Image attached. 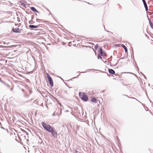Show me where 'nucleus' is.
Segmentation results:
<instances>
[{"label": "nucleus", "mask_w": 153, "mask_h": 153, "mask_svg": "<svg viewBox=\"0 0 153 153\" xmlns=\"http://www.w3.org/2000/svg\"><path fill=\"white\" fill-rule=\"evenodd\" d=\"M79 95L80 98L84 101L87 102L88 100V97L85 93L83 92H79Z\"/></svg>", "instance_id": "1"}, {"label": "nucleus", "mask_w": 153, "mask_h": 153, "mask_svg": "<svg viewBox=\"0 0 153 153\" xmlns=\"http://www.w3.org/2000/svg\"><path fill=\"white\" fill-rule=\"evenodd\" d=\"M42 126L43 128L47 131L50 132L53 128L50 125L47 124L44 122L41 123Z\"/></svg>", "instance_id": "2"}, {"label": "nucleus", "mask_w": 153, "mask_h": 153, "mask_svg": "<svg viewBox=\"0 0 153 153\" xmlns=\"http://www.w3.org/2000/svg\"><path fill=\"white\" fill-rule=\"evenodd\" d=\"M49 84L51 87L53 86V83L52 78L48 73L47 74Z\"/></svg>", "instance_id": "3"}, {"label": "nucleus", "mask_w": 153, "mask_h": 153, "mask_svg": "<svg viewBox=\"0 0 153 153\" xmlns=\"http://www.w3.org/2000/svg\"><path fill=\"white\" fill-rule=\"evenodd\" d=\"M51 133L52 136L54 138H56L57 135V132L56 131V130L53 128L49 132Z\"/></svg>", "instance_id": "4"}, {"label": "nucleus", "mask_w": 153, "mask_h": 153, "mask_svg": "<svg viewBox=\"0 0 153 153\" xmlns=\"http://www.w3.org/2000/svg\"><path fill=\"white\" fill-rule=\"evenodd\" d=\"M98 53L102 56H105V53L101 48H99Z\"/></svg>", "instance_id": "5"}, {"label": "nucleus", "mask_w": 153, "mask_h": 153, "mask_svg": "<svg viewBox=\"0 0 153 153\" xmlns=\"http://www.w3.org/2000/svg\"><path fill=\"white\" fill-rule=\"evenodd\" d=\"M22 30L21 29L20 30H19V28H13L12 29V31L14 33H21V31Z\"/></svg>", "instance_id": "6"}, {"label": "nucleus", "mask_w": 153, "mask_h": 153, "mask_svg": "<svg viewBox=\"0 0 153 153\" xmlns=\"http://www.w3.org/2000/svg\"><path fill=\"white\" fill-rule=\"evenodd\" d=\"M29 27L30 28L32 29L41 27L40 25H30L29 26Z\"/></svg>", "instance_id": "7"}, {"label": "nucleus", "mask_w": 153, "mask_h": 153, "mask_svg": "<svg viewBox=\"0 0 153 153\" xmlns=\"http://www.w3.org/2000/svg\"><path fill=\"white\" fill-rule=\"evenodd\" d=\"M109 73L112 74H114L115 73V71L112 69H109L108 70Z\"/></svg>", "instance_id": "8"}, {"label": "nucleus", "mask_w": 153, "mask_h": 153, "mask_svg": "<svg viewBox=\"0 0 153 153\" xmlns=\"http://www.w3.org/2000/svg\"><path fill=\"white\" fill-rule=\"evenodd\" d=\"M121 47H123L125 50V51L126 53H127L128 49L123 44H121Z\"/></svg>", "instance_id": "9"}, {"label": "nucleus", "mask_w": 153, "mask_h": 153, "mask_svg": "<svg viewBox=\"0 0 153 153\" xmlns=\"http://www.w3.org/2000/svg\"><path fill=\"white\" fill-rule=\"evenodd\" d=\"M30 9L33 12L36 13H39V11L34 7H30Z\"/></svg>", "instance_id": "10"}, {"label": "nucleus", "mask_w": 153, "mask_h": 153, "mask_svg": "<svg viewBox=\"0 0 153 153\" xmlns=\"http://www.w3.org/2000/svg\"><path fill=\"white\" fill-rule=\"evenodd\" d=\"M91 101L92 102L95 103L97 102V100L94 97H92L91 99Z\"/></svg>", "instance_id": "11"}, {"label": "nucleus", "mask_w": 153, "mask_h": 153, "mask_svg": "<svg viewBox=\"0 0 153 153\" xmlns=\"http://www.w3.org/2000/svg\"><path fill=\"white\" fill-rule=\"evenodd\" d=\"M0 62L2 63H4L6 64L7 62V60H5V59H0Z\"/></svg>", "instance_id": "12"}, {"label": "nucleus", "mask_w": 153, "mask_h": 153, "mask_svg": "<svg viewBox=\"0 0 153 153\" xmlns=\"http://www.w3.org/2000/svg\"><path fill=\"white\" fill-rule=\"evenodd\" d=\"M20 3H21V5L22 6L24 7H25L26 6L24 2H23V1H21Z\"/></svg>", "instance_id": "13"}, {"label": "nucleus", "mask_w": 153, "mask_h": 153, "mask_svg": "<svg viewBox=\"0 0 153 153\" xmlns=\"http://www.w3.org/2000/svg\"><path fill=\"white\" fill-rule=\"evenodd\" d=\"M149 24L151 28L153 29V24L151 23L150 21H149Z\"/></svg>", "instance_id": "14"}, {"label": "nucleus", "mask_w": 153, "mask_h": 153, "mask_svg": "<svg viewBox=\"0 0 153 153\" xmlns=\"http://www.w3.org/2000/svg\"><path fill=\"white\" fill-rule=\"evenodd\" d=\"M29 23L30 24H33L34 23V22L31 20V21H29Z\"/></svg>", "instance_id": "15"}, {"label": "nucleus", "mask_w": 153, "mask_h": 153, "mask_svg": "<svg viewBox=\"0 0 153 153\" xmlns=\"http://www.w3.org/2000/svg\"><path fill=\"white\" fill-rule=\"evenodd\" d=\"M98 47V45L97 44L94 46V48L95 50H97Z\"/></svg>", "instance_id": "16"}, {"label": "nucleus", "mask_w": 153, "mask_h": 153, "mask_svg": "<svg viewBox=\"0 0 153 153\" xmlns=\"http://www.w3.org/2000/svg\"><path fill=\"white\" fill-rule=\"evenodd\" d=\"M97 58L98 59H99L100 58V59H102V57L101 56H100L99 54H98L97 55Z\"/></svg>", "instance_id": "17"}, {"label": "nucleus", "mask_w": 153, "mask_h": 153, "mask_svg": "<svg viewBox=\"0 0 153 153\" xmlns=\"http://www.w3.org/2000/svg\"><path fill=\"white\" fill-rule=\"evenodd\" d=\"M36 21L37 22H40L42 21V20L39 19H36Z\"/></svg>", "instance_id": "18"}, {"label": "nucleus", "mask_w": 153, "mask_h": 153, "mask_svg": "<svg viewBox=\"0 0 153 153\" xmlns=\"http://www.w3.org/2000/svg\"><path fill=\"white\" fill-rule=\"evenodd\" d=\"M51 97H52V98H53V99L54 100H55L56 101H57V99L55 97H54V96H53V95H51Z\"/></svg>", "instance_id": "19"}, {"label": "nucleus", "mask_w": 153, "mask_h": 153, "mask_svg": "<svg viewBox=\"0 0 153 153\" xmlns=\"http://www.w3.org/2000/svg\"><path fill=\"white\" fill-rule=\"evenodd\" d=\"M143 4L145 8L148 7L147 4L146 3H144Z\"/></svg>", "instance_id": "20"}, {"label": "nucleus", "mask_w": 153, "mask_h": 153, "mask_svg": "<svg viewBox=\"0 0 153 153\" xmlns=\"http://www.w3.org/2000/svg\"><path fill=\"white\" fill-rule=\"evenodd\" d=\"M7 47V46L0 45V47H1V48H6Z\"/></svg>", "instance_id": "21"}, {"label": "nucleus", "mask_w": 153, "mask_h": 153, "mask_svg": "<svg viewBox=\"0 0 153 153\" xmlns=\"http://www.w3.org/2000/svg\"><path fill=\"white\" fill-rule=\"evenodd\" d=\"M64 93L65 94H68V91L66 90L65 91H64Z\"/></svg>", "instance_id": "22"}, {"label": "nucleus", "mask_w": 153, "mask_h": 153, "mask_svg": "<svg viewBox=\"0 0 153 153\" xmlns=\"http://www.w3.org/2000/svg\"><path fill=\"white\" fill-rule=\"evenodd\" d=\"M28 91H29V92L30 94H31V93H32V91H31L30 89L29 90H28Z\"/></svg>", "instance_id": "23"}, {"label": "nucleus", "mask_w": 153, "mask_h": 153, "mask_svg": "<svg viewBox=\"0 0 153 153\" xmlns=\"http://www.w3.org/2000/svg\"><path fill=\"white\" fill-rule=\"evenodd\" d=\"M9 2L10 3V6H12L13 5V3H10V1H9Z\"/></svg>", "instance_id": "24"}, {"label": "nucleus", "mask_w": 153, "mask_h": 153, "mask_svg": "<svg viewBox=\"0 0 153 153\" xmlns=\"http://www.w3.org/2000/svg\"><path fill=\"white\" fill-rule=\"evenodd\" d=\"M34 15H33L32 16H31V20H32L33 19V18H34Z\"/></svg>", "instance_id": "25"}, {"label": "nucleus", "mask_w": 153, "mask_h": 153, "mask_svg": "<svg viewBox=\"0 0 153 153\" xmlns=\"http://www.w3.org/2000/svg\"><path fill=\"white\" fill-rule=\"evenodd\" d=\"M145 8L146 11H148V7H145Z\"/></svg>", "instance_id": "26"}, {"label": "nucleus", "mask_w": 153, "mask_h": 153, "mask_svg": "<svg viewBox=\"0 0 153 153\" xmlns=\"http://www.w3.org/2000/svg\"><path fill=\"white\" fill-rule=\"evenodd\" d=\"M143 2V4L146 3L145 0H142Z\"/></svg>", "instance_id": "27"}, {"label": "nucleus", "mask_w": 153, "mask_h": 153, "mask_svg": "<svg viewBox=\"0 0 153 153\" xmlns=\"http://www.w3.org/2000/svg\"><path fill=\"white\" fill-rule=\"evenodd\" d=\"M103 27H104V30H105V31H107V32H109V31H108L107 30H106L105 29V26H104V25H103Z\"/></svg>", "instance_id": "28"}, {"label": "nucleus", "mask_w": 153, "mask_h": 153, "mask_svg": "<svg viewBox=\"0 0 153 153\" xmlns=\"http://www.w3.org/2000/svg\"><path fill=\"white\" fill-rule=\"evenodd\" d=\"M127 73H129V74H133L135 76H136L134 74H133V73H131V72H127Z\"/></svg>", "instance_id": "29"}, {"label": "nucleus", "mask_w": 153, "mask_h": 153, "mask_svg": "<svg viewBox=\"0 0 153 153\" xmlns=\"http://www.w3.org/2000/svg\"><path fill=\"white\" fill-rule=\"evenodd\" d=\"M140 74L143 76H144V75L143 73L141 72H140Z\"/></svg>", "instance_id": "30"}, {"label": "nucleus", "mask_w": 153, "mask_h": 153, "mask_svg": "<svg viewBox=\"0 0 153 153\" xmlns=\"http://www.w3.org/2000/svg\"><path fill=\"white\" fill-rule=\"evenodd\" d=\"M144 76V78H145V79H147L146 77V76L145 75H144V76Z\"/></svg>", "instance_id": "31"}, {"label": "nucleus", "mask_w": 153, "mask_h": 153, "mask_svg": "<svg viewBox=\"0 0 153 153\" xmlns=\"http://www.w3.org/2000/svg\"><path fill=\"white\" fill-rule=\"evenodd\" d=\"M77 73H79V75L77 76H79V75H80L79 71H78Z\"/></svg>", "instance_id": "32"}, {"label": "nucleus", "mask_w": 153, "mask_h": 153, "mask_svg": "<svg viewBox=\"0 0 153 153\" xmlns=\"http://www.w3.org/2000/svg\"><path fill=\"white\" fill-rule=\"evenodd\" d=\"M86 72H80V73H85Z\"/></svg>", "instance_id": "33"}, {"label": "nucleus", "mask_w": 153, "mask_h": 153, "mask_svg": "<svg viewBox=\"0 0 153 153\" xmlns=\"http://www.w3.org/2000/svg\"><path fill=\"white\" fill-rule=\"evenodd\" d=\"M93 70V69H88V70H87V71H89L90 70Z\"/></svg>", "instance_id": "34"}, {"label": "nucleus", "mask_w": 153, "mask_h": 153, "mask_svg": "<svg viewBox=\"0 0 153 153\" xmlns=\"http://www.w3.org/2000/svg\"><path fill=\"white\" fill-rule=\"evenodd\" d=\"M1 128L3 129H5V128L2 127H1Z\"/></svg>", "instance_id": "35"}, {"label": "nucleus", "mask_w": 153, "mask_h": 153, "mask_svg": "<svg viewBox=\"0 0 153 153\" xmlns=\"http://www.w3.org/2000/svg\"><path fill=\"white\" fill-rule=\"evenodd\" d=\"M76 77H74L73 78H72L71 79V80H72V79H74V78H75Z\"/></svg>", "instance_id": "36"}, {"label": "nucleus", "mask_w": 153, "mask_h": 153, "mask_svg": "<svg viewBox=\"0 0 153 153\" xmlns=\"http://www.w3.org/2000/svg\"><path fill=\"white\" fill-rule=\"evenodd\" d=\"M55 114V112H54L52 114L53 116H54Z\"/></svg>", "instance_id": "37"}, {"label": "nucleus", "mask_w": 153, "mask_h": 153, "mask_svg": "<svg viewBox=\"0 0 153 153\" xmlns=\"http://www.w3.org/2000/svg\"><path fill=\"white\" fill-rule=\"evenodd\" d=\"M30 94H28V95H27V97H29V96H30Z\"/></svg>", "instance_id": "38"}, {"label": "nucleus", "mask_w": 153, "mask_h": 153, "mask_svg": "<svg viewBox=\"0 0 153 153\" xmlns=\"http://www.w3.org/2000/svg\"><path fill=\"white\" fill-rule=\"evenodd\" d=\"M46 107L48 109V106L47 105H46Z\"/></svg>", "instance_id": "39"}, {"label": "nucleus", "mask_w": 153, "mask_h": 153, "mask_svg": "<svg viewBox=\"0 0 153 153\" xmlns=\"http://www.w3.org/2000/svg\"><path fill=\"white\" fill-rule=\"evenodd\" d=\"M22 91L23 92H24V90L23 89H22Z\"/></svg>", "instance_id": "40"}, {"label": "nucleus", "mask_w": 153, "mask_h": 153, "mask_svg": "<svg viewBox=\"0 0 153 153\" xmlns=\"http://www.w3.org/2000/svg\"><path fill=\"white\" fill-rule=\"evenodd\" d=\"M68 45L69 46H70V43H69V44H68Z\"/></svg>", "instance_id": "41"}, {"label": "nucleus", "mask_w": 153, "mask_h": 153, "mask_svg": "<svg viewBox=\"0 0 153 153\" xmlns=\"http://www.w3.org/2000/svg\"><path fill=\"white\" fill-rule=\"evenodd\" d=\"M124 59L123 58H120L119 60H120V59Z\"/></svg>", "instance_id": "42"}, {"label": "nucleus", "mask_w": 153, "mask_h": 153, "mask_svg": "<svg viewBox=\"0 0 153 153\" xmlns=\"http://www.w3.org/2000/svg\"><path fill=\"white\" fill-rule=\"evenodd\" d=\"M137 70L138 71L139 70V68H138V67H137Z\"/></svg>", "instance_id": "43"}, {"label": "nucleus", "mask_w": 153, "mask_h": 153, "mask_svg": "<svg viewBox=\"0 0 153 153\" xmlns=\"http://www.w3.org/2000/svg\"><path fill=\"white\" fill-rule=\"evenodd\" d=\"M125 96H127V97H128V96L126 95H124Z\"/></svg>", "instance_id": "44"}, {"label": "nucleus", "mask_w": 153, "mask_h": 153, "mask_svg": "<svg viewBox=\"0 0 153 153\" xmlns=\"http://www.w3.org/2000/svg\"><path fill=\"white\" fill-rule=\"evenodd\" d=\"M41 105H42V106H43V103H42V104Z\"/></svg>", "instance_id": "45"}, {"label": "nucleus", "mask_w": 153, "mask_h": 153, "mask_svg": "<svg viewBox=\"0 0 153 153\" xmlns=\"http://www.w3.org/2000/svg\"><path fill=\"white\" fill-rule=\"evenodd\" d=\"M1 126V122H0V126Z\"/></svg>", "instance_id": "46"}, {"label": "nucleus", "mask_w": 153, "mask_h": 153, "mask_svg": "<svg viewBox=\"0 0 153 153\" xmlns=\"http://www.w3.org/2000/svg\"><path fill=\"white\" fill-rule=\"evenodd\" d=\"M5 42H4V43H3L4 45H5Z\"/></svg>", "instance_id": "47"}, {"label": "nucleus", "mask_w": 153, "mask_h": 153, "mask_svg": "<svg viewBox=\"0 0 153 153\" xmlns=\"http://www.w3.org/2000/svg\"><path fill=\"white\" fill-rule=\"evenodd\" d=\"M0 81H1V82H3L1 79H0Z\"/></svg>", "instance_id": "48"}, {"label": "nucleus", "mask_w": 153, "mask_h": 153, "mask_svg": "<svg viewBox=\"0 0 153 153\" xmlns=\"http://www.w3.org/2000/svg\"><path fill=\"white\" fill-rule=\"evenodd\" d=\"M69 88H72V87H69Z\"/></svg>", "instance_id": "49"}, {"label": "nucleus", "mask_w": 153, "mask_h": 153, "mask_svg": "<svg viewBox=\"0 0 153 153\" xmlns=\"http://www.w3.org/2000/svg\"><path fill=\"white\" fill-rule=\"evenodd\" d=\"M36 16H37V14H35Z\"/></svg>", "instance_id": "50"}, {"label": "nucleus", "mask_w": 153, "mask_h": 153, "mask_svg": "<svg viewBox=\"0 0 153 153\" xmlns=\"http://www.w3.org/2000/svg\"><path fill=\"white\" fill-rule=\"evenodd\" d=\"M15 25L16 26L17 25V24H15Z\"/></svg>", "instance_id": "51"}, {"label": "nucleus", "mask_w": 153, "mask_h": 153, "mask_svg": "<svg viewBox=\"0 0 153 153\" xmlns=\"http://www.w3.org/2000/svg\"><path fill=\"white\" fill-rule=\"evenodd\" d=\"M0 44H2L1 42H0Z\"/></svg>", "instance_id": "52"}, {"label": "nucleus", "mask_w": 153, "mask_h": 153, "mask_svg": "<svg viewBox=\"0 0 153 153\" xmlns=\"http://www.w3.org/2000/svg\"><path fill=\"white\" fill-rule=\"evenodd\" d=\"M116 65V64H115V65H114V66H115V65Z\"/></svg>", "instance_id": "53"}, {"label": "nucleus", "mask_w": 153, "mask_h": 153, "mask_svg": "<svg viewBox=\"0 0 153 153\" xmlns=\"http://www.w3.org/2000/svg\"><path fill=\"white\" fill-rule=\"evenodd\" d=\"M99 102L100 103V101H99Z\"/></svg>", "instance_id": "54"}, {"label": "nucleus", "mask_w": 153, "mask_h": 153, "mask_svg": "<svg viewBox=\"0 0 153 153\" xmlns=\"http://www.w3.org/2000/svg\"><path fill=\"white\" fill-rule=\"evenodd\" d=\"M99 106V104H98V106Z\"/></svg>", "instance_id": "55"}, {"label": "nucleus", "mask_w": 153, "mask_h": 153, "mask_svg": "<svg viewBox=\"0 0 153 153\" xmlns=\"http://www.w3.org/2000/svg\"><path fill=\"white\" fill-rule=\"evenodd\" d=\"M24 131L25 132H26L24 130Z\"/></svg>", "instance_id": "56"}]
</instances>
